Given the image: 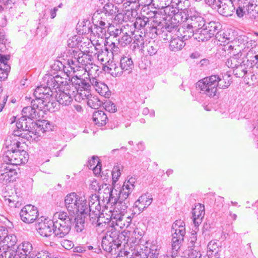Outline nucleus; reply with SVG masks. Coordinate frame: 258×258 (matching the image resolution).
I'll return each instance as SVG.
<instances>
[{
	"label": "nucleus",
	"instance_id": "1",
	"mask_svg": "<svg viewBox=\"0 0 258 258\" xmlns=\"http://www.w3.org/2000/svg\"><path fill=\"white\" fill-rule=\"evenodd\" d=\"M11 139L10 137L6 140V146L3 148L1 158L5 164L14 167L27 162L28 154L24 150L18 149L20 143Z\"/></svg>",
	"mask_w": 258,
	"mask_h": 258
},
{
	"label": "nucleus",
	"instance_id": "2",
	"mask_svg": "<svg viewBox=\"0 0 258 258\" xmlns=\"http://www.w3.org/2000/svg\"><path fill=\"white\" fill-rule=\"evenodd\" d=\"M68 53L69 58L67 59V64L74 73L80 71L81 68L85 70L87 64L93 59L92 55L83 53L82 51L69 50Z\"/></svg>",
	"mask_w": 258,
	"mask_h": 258
},
{
	"label": "nucleus",
	"instance_id": "3",
	"mask_svg": "<svg viewBox=\"0 0 258 258\" xmlns=\"http://www.w3.org/2000/svg\"><path fill=\"white\" fill-rule=\"evenodd\" d=\"M73 81L75 85L80 86L81 84V85L87 90H90L92 87L100 95L105 97H108L110 94L108 86L99 81L95 77H92V78H76Z\"/></svg>",
	"mask_w": 258,
	"mask_h": 258
},
{
	"label": "nucleus",
	"instance_id": "4",
	"mask_svg": "<svg viewBox=\"0 0 258 258\" xmlns=\"http://www.w3.org/2000/svg\"><path fill=\"white\" fill-rule=\"evenodd\" d=\"M64 203L69 213L72 215L84 213L85 211L84 207H86V200L75 192L68 194L65 198Z\"/></svg>",
	"mask_w": 258,
	"mask_h": 258
},
{
	"label": "nucleus",
	"instance_id": "5",
	"mask_svg": "<svg viewBox=\"0 0 258 258\" xmlns=\"http://www.w3.org/2000/svg\"><path fill=\"white\" fill-rule=\"evenodd\" d=\"M71 80L66 78L61 77L57 75L55 76L51 74H46L43 78L42 83L45 85L50 90L53 91V93L57 91V89L63 88L64 86H69Z\"/></svg>",
	"mask_w": 258,
	"mask_h": 258
},
{
	"label": "nucleus",
	"instance_id": "6",
	"mask_svg": "<svg viewBox=\"0 0 258 258\" xmlns=\"http://www.w3.org/2000/svg\"><path fill=\"white\" fill-rule=\"evenodd\" d=\"M172 229L174 230L178 234V239L172 238L171 246H172V258H174L177 255L178 250L180 247L181 243L183 240V238L185 234V225L184 222L181 220L176 221L172 225Z\"/></svg>",
	"mask_w": 258,
	"mask_h": 258
},
{
	"label": "nucleus",
	"instance_id": "7",
	"mask_svg": "<svg viewBox=\"0 0 258 258\" xmlns=\"http://www.w3.org/2000/svg\"><path fill=\"white\" fill-rule=\"evenodd\" d=\"M47 105L44 100H32L31 105L23 108L22 115L31 120L37 119L40 111L46 109Z\"/></svg>",
	"mask_w": 258,
	"mask_h": 258
},
{
	"label": "nucleus",
	"instance_id": "8",
	"mask_svg": "<svg viewBox=\"0 0 258 258\" xmlns=\"http://www.w3.org/2000/svg\"><path fill=\"white\" fill-rule=\"evenodd\" d=\"M35 123L32 120L22 116L16 122V126L18 131H14L13 135L14 136L25 137V135L29 134V136L32 137L34 134L33 128Z\"/></svg>",
	"mask_w": 258,
	"mask_h": 258
},
{
	"label": "nucleus",
	"instance_id": "9",
	"mask_svg": "<svg viewBox=\"0 0 258 258\" xmlns=\"http://www.w3.org/2000/svg\"><path fill=\"white\" fill-rule=\"evenodd\" d=\"M217 75H212L205 78L197 83V87L203 92V93L209 96H214L217 91L216 86Z\"/></svg>",
	"mask_w": 258,
	"mask_h": 258
},
{
	"label": "nucleus",
	"instance_id": "10",
	"mask_svg": "<svg viewBox=\"0 0 258 258\" xmlns=\"http://www.w3.org/2000/svg\"><path fill=\"white\" fill-rule=\"evenodd\" d=\"M21 219L26 223H32L34 222L38 216L37 208L31 205H27L24 207L20 212Z\"/></svg>",
	"mask_w": 258,
	"mask_h": 258
},
{
	"label": "nucleus",
	"instance_id": "11",
	"mask_svg": "<svg viewBox=\"0 0 258 258\" xmlns=\"http://www.w3.org/2000/svg\"><path fill=\"white\" fill-rule=\"evenodd\" d=\"M33 249L32 245L29 242L25 241L20 244L15 250H9L5 254L13 258H21L30 254Z\"/></svg>",
	"mask_w": 258,
	"mask_h": 258
},
{
	"label": "nucleus",
	"instance_id": "12",
	"mask_svg": "<svg viewBox=\"0 0 258 258\" xmlns=\"http://www.w3.org/2000/svg\"><path fill=\"white\" fill-rule=\"evenodd\" d=\"M67 88V86H64L63 88L58 89L54 94L57 102L62 106L69 105L73 101L74 93Z\"/></svg>",
	"mask_w": 258,
	"mask_h": 258
},
{
	"label": "nucleus",
	"instance_id": "13",
	"mask_svg": "<svg viewBox=\"0 0 258 258\" xmlns=\"http://www.w3.org/2000/svg\"><path fill=\"white\" fill-rule=\"evenodd\" d=\"M17 174L16 169L5 164L0 167V182L6 184L14 180V176Z\"/></svg>",
	"mask_w": 258,
	"mask_h": 258
},
{
	"label": "nucleus",
	"instance_id": "14",
	"mask_svg": "<svg viewBox=\"0 0 258 258\" xmlns=\"http://www.w3.org/2000/svg\"><path fill=\"white\" fill-rule=\"evenodd\" d=\"M101 246L104 250L116 254L118 250L121 248V243L118 239H113L107 236H104L102 240Z\"/></svg>",
	"mask_w": 258,
	"mask_h": 258
},
{
	"label": "nucleus",
	"instance_id": "15",
	"mask_svg": "<svg viewBox=\"0 0 258 258\" xmlns=\"http://www.w3.org/2000/svg\"><path fill=\"white\" fill-rule=\"evenodd\" d=\"M53 221L45 219L44 221L39 222L36 224V229L40 235L44 237H48L53 233Z\"/></svg>",
	"mask_w": 258,
	"mask_h": 258
},
{
	"label": "nucleus",
	"instance_id": "16",
	"mask_svg": "<svg viewBox=\"0 0 258 258\" xmlns=\"http://www.w3.org/2000/svg\"><path fill=\"white\" fill-rule=\"evenodd\" d=\"M76 78L79 77L77 76L72 77L69 85L67 87V88H68V89L71 91H72V92L74 93V95L77 94L79 95V96H80L83 100L87 99L88 97H89L91 95L89 92L90 90L85 89L81 85L79 86L78 85H75L74 83L73 80H74V79H76ZM80 85L82 84H80Z\"/></svg>",
	"mask_w": 258,
	"mask_h": 258
},
{
	"label": "nucleus",
	"instance_id": "17",
	"mask_svg": "<svg viewBox=\"0 0 258 258\" xmlns=\"http://www.w3.org/2000/svg\"><path fill=\"white\" fill-rule=\"evenodd\" d=\"M170 35L171 39L170 40L169 48L173 51H177L181 50L185 45L183 39H187L186 35L179 36L176 33H172Z\"/></svg>",
	"mask_w": 258,
	"mask_h": 258
},
{
	"label": "nucleus",
	"instance_id": "18",
	"mask_svg": "<svg viewBox=\"0 0 258 258\" xmlns=\"http://www.w3.org/2000/svg\"><path fill=\"white\" fill-rule=\"evenodd\" d=\"M54 94L53 91L50 90L49 88L47 87L42 83V84L38 86L34 92V95L35 97L34 100H43V99L52 96Z\"/></svg>",
	"mask_w": 258,
	"mask_h": 258
},
{
	"label": "nucleus",
	"instance_id": "19",
	"mask_svg": "<svg viewBox=\"0 0 258 258\" xmlns=\"http://www.w3.org/2000/svg\"><path fill=\"white\" fill-rule=\"evenodd\" d=\"M61 223H57L55 221H53L54 231L53 233L56 236L62 238L69 234L71 230L72 224H70L69 222Z\"/></svg>",
	"mask_w": 258,
	"mask_h": 258
},
{
	"label": "nucleus",
	"instance_id": "20",
	"mask_svg": "<svg viewBox=\"0 0 258 258\" xmlns=\"http://www.w3.org/2000/svg\"><path fill=\"white\" fill-rule=\"evenodd\" d=\"M153 201L152 196L147 193L140 196L138 200L134 203V210L138 209L139 213L143 211L145 209L150 206Z\"/></svg>",
	"mask_w": 258,
	"mask_h": 258
},
{
	"label": "nucleus",
	"instance_id": "21",
	"mask_svg": "<svg viewBox=\"0 0 258 258\" xmlns=\"http://www.w3.org/2000/svg\"><path fill=\"white\" fill-rule=\"evenodd\" d=\"M101 194H103L102 197L103 200L106 201L107 204L116 203L117 202V198L113 196V191L110 185L106 183H102L101 185Z\"/></svg>",
	"mask_w": 258,
	"mask_h": 258
},
{
	"label": "nucleus",
	"instance_id": "22",
	"mask_svg": "<svg viewBox=\"0 0 258 258\" xmlns=\"http://www.w3.org/2000/svg\"><path fill=\"white\" fill-rule=\"evenodd\" d=\"M102 69L104 72L109 73L113 77H120L123 74L120 64L118 65L113 60L103 66Z\"/></svg>",
	"mask_w": 258,
	"mask_h": 258
},
{
	"label": "nucleus",
	"instance_id": "23",
	"mask_svg": "<svg viewBox=\"0 0 258 258\" xmlns=\"http://www.w3.org/2000/svg\"><path fill=\"white\" fill-rule=\"evenodd\" d=\"M120 64L122 73L130 74L134 68V63L130 54L123 55L120 59Z\"/></svg>",
	"mask_w": 258,
	"mask_h": 258
},
{
	"label": "nucleus",
	"instance_id": "24",
	"mask_svg": "<svg viewBox=\"0 0 258 258\" xmlns=\"http://www.w3.org/2000/svg\"><path fill=\"white\" fill-rule=\"evenodd\" d=\"M181 12L177 9L170 23H166L165 28L167 31L170 32L171 31L178 32L179 29L177 26V23H181Z\"/></svg>",
	"mask_w": 258,
	"mask_h": 258
},
{
	"label": "nucleus",
	"instance_id": "25",
	"mask_svg": "<svg viewBox=\"0 0 258 258\" xmlns=\"http://www.w3.org/2000/svg\"><path fill=\"white\" fill-rule=\"evenodd\" d=\"M216 86L217 88L225 89L228 88L232 83V77L229 74H224L221 75H217Z\"/></svg>",
	"mask_w": 258,
	"mask_h": 258
},
{
	"label": "nucleus",
	"instance_id": "26",
	"mask_svg": "<svg viewBox=\"0 0 258 258\" xmlns=\"http://www.w3.org/2000/svg\"><path fill=\"white\" fill-rule=\"evenodd\" d=\"M52 221L60 223L69 222L70 224H72L74 221V215L70 214V215H68L67 213L64 211L56 212L54 214Z\"/></svg>",
	"mask_w": 258,
	"mask_h": 258
},
{
	"label": "nucleus",
	"instance_id": "27",
	"mask_svg": "<svg viewBox=\"0 0 258 258\" xmlns=\"http://www.w3.org/2000/svg\"><path fill=\"white\" fill-rule=\"evenodd\" d=\"M17 241V237L15 235L8 234L2 242V251L15 250L12 248V247L15 245Z\"/></svg>",
	"mask_w": 258,
	"mask_h": 258
},
{
	"label": "nucleus",
	"instance_id": "28",
	"mask_svg": "<svg viewBox=\"0 0 258 258\" xmlns=\"http://www.w3.org/2000/svg\"><path fill=\"white\" fill-rule=\"evenodd\" d=\"M177 10V9L176 8L170 6L161 8L160 14L164 15L163 19L165 20V25L167 22L170 23Z\"/></svg>",
	"mask_w": 258,
	"mask_h": 258
},
{
	"label": "nucleus",
	"instance_id": "29",
	"mask_svg": "<svg viewBox=\"0 0 258 258\" xmlns=\"http://www.w3.org/2000/svg\"><path fill=\"white\" fill-rule=\"evenodd\" d=\"M135 179L131 178L127 181H125L122 186L121 191V198L128 197L134 188Z\"/></svg>",
	"mask_w": 258,
	"mask_h": 258
},
{
	"label": "nucleus",
	"instance_id": "30",
	"mask_svg": "<svg viewBox=\"0 0 258 258\" xmlns=\"http://www.w3.org/2000/svg\"><path fill=\"white\" fill-rule=\"evenodd\" d=\"M127 3H129L128 6L132 4H136L135 8H131L132 9V16H133L138 15L137 12L139 10L141 5H144L145 8H148L153 2V0H126Z\"/></svg>",
	"mask_w": 258,
	"mask_h": 258
},
{
	"label": "nucleus",
	"instance_id": "31",
	"mask_svg": "<svg viewBox=\"0 0 258 258\" xmlns=\"http://www.w3.org/2000/svg\"><path fill=\"white\" fill-rule=\"evenodd\" d=\"M204 214V207L202 206L201 205L199 206V208H197L196 207V208L192 210V219L194 223L196 226H198L199 223H201Z\"/></svg>",
	"mask_w": 258,
	"mask_h": 258
},
{
	"label": "nucleus",
	"instance_id": "32",
	"mask_svg": "<svg viewBox=\"0 0 258 258\" xmlns=\"http://www.w3.org/2000/svg\"><path fill=\"white\" fill-rule=\"evenodd\" d=\"M93 120L98 126H103L106 124L107 116L104 111L98 110L93 114Z\"/></svg>",
	"mask_w": 258,
	"mask_h": 258
},
{
	"label": "nucleus",
	"instance_id": "33",
	"mask_svg": "<svg viewBox=\"0 0 258 258\" xmlns=\"http://www.w3.org/2000/svg\"><path fill=\"white\" fill-rule=\"evenodd\" d=\"M77 217H74V220L75 221V228L77 232H81L83 231L85 227V224L87 222L86 220V216L85 213H81L80 215L78 214Z\"/></svg>",
	"mask_w": 258,
	"mask_h": 258
},
{
	"label": "nucleus",
	"instance_id": "34",
	"mask_svg": "<svg viewBox=\"0 0 258 258\" xmlns=\"http://www.w3.org/2000/svg\"><path fill=\"white\" fill-rule=\"evenodd\" d=\"M93 24L88 20L79 22L76 26L77 32H94Z\"/></svg>",
	"mask_w": 258,
	"mask_h": 258
},
{
	"label": "nucleus",
	"instance_id": "35",
	"mask_svg": "<svg viewBox=\"0 0 258 258\" xmlns=\"http://www.w3.org/2000/svg\"><path fill=\"white\" fill-rule=\"evenodd\" d=\"M67 60H64V61H61L59 60H56L54 61L52 66V68L55 71L63 72L64 74H66L67 77H69L68 73H70L71 70L69 66L67 64Z\"/></svg>",
	"mask_w": 258,
	"mask_h": 258
},
{
	"label": "nucleus",
	"instance_id": "36",
	"mask_svg": "<svg viewBox=\"0 0 258 258\" xmlns=\"http://www.w3.org/2000/svg\"><path fill=\"white\" fill-rule=\"evenodd\" d=\"M95 54L97 55L98 59L101 61L103 66L107 64L111 61L110 52H109V50L107 47H105L104 49H101V51H99Z\"/></svg>",
	"mask_w": 258,
	"mask_h": 258
},
{
	"label": "nucleus",
	"instance_id": "37",
	"mask_svg": "<svg viewBox=\"0 0 258 258\" xmlns=\"http://www.w3.org/2000/svg\"><path fill=\"white\" fill-rule=\"evenodd\" d=\"M121 191L118 193V196L115 197L117 198V202L116 203H112L111 205H116L115 208L120 210L123 213L128 207L129 204V200L128 197L121 198Z\"/></svg>",
	"mask_w": 258,
	"mask_h": 258
},
{
	"label": "nucleus",
	"instance_id": "38",
	"mask_svg": "<svg viewBox=\"0 0 258 258\" xmlns=\"http://www.w3.org/2000/svg\"><path fill=\"white\" fill-rule=\"evenodd\" d=\"M160 248V244L158 243V241L156 240L153 241L146 258H158Z\"/></svg>",
	"mask_w": 258,
	"mask_h": 258
},
{
	"label": "nucleus",
	"instance_id": "39",
	"mask_svg": "<svg viewBox=\"0 0 258 258\" xmlns=\"http://www.w3.org/2000/svg\"><path fill=\"white\" fill-rule=\"evenodd\" d=\"M118 228V227H116L115 224L108 225L107 227V231L105 236H107V237L113 239H118L120 233V231Z\"/></svg>",
	"mask_w": 258,
	"mask_h": 258
},
{
	"label": "nucleus",
	"instance_id": "40",
	"mask_svg": "<svg viewBox=\"0 0 258 258\" xmlns=\"http://www.w3.org/2000/svg\"><path fill=\"white\" fill-rule=\"evenodd\" d=\"M85 216H86L87 221H89L93 225H96V226H100L102 223L100 222L99 215L100 213L97 212H86Z\"/></svg>",
	"mask_w": 258,
	"mask_h": 258
},
{
	"label": "nucleus",
	"instance_id": "41",
	"mask_svg": "<svg viewBox=\"0 0 258 258\" xmlns=\"http://www.w3.org/2000/svg\"><path fill=\"white\" fill-rule=\"evenodd\" d=\"M233 4H232V6L231 7H229L226 4H223V3L217 7L218 12L222 15L226 17L230 16L232 15V12L233 10H235V8L233 7Z\"/></svg>",
	"mask_w": 258,
	"mask_h": 258
},
{
	"label": "nucleus",
	"instance_id": "42",
	"mask_svg": "<svg viewBox=\"0 0 258 258\" xmlns=\"http://www.w3.org/2000/svg\"><path fill=\"white\" fill-rule=\"evenodd\" d=\"M132 36L135 35L134 38H133V44H135L134 45V48H136L138 47L139 48L144 47V37L145 36L146 33H142L140 34V33H131Z\"/></svg>",
	"mask_w": 258,
	"mask_h": 258
},
{
	"label": "nucleus",
	"instance_id": "43",
	"mask_svg": "<svg viewBox=\"0 0 258 258\" xmlns=\"http://www.w3.org/2000/svg\"><path fill=\"white\" fill-rule=\"evenodd\" d=\"M132 220L131 216H127L125 214H123L119 220H118L115 225L116 227H118V228L123 229L124 227H128L132 222Z\"/></svg>",
	"mask_w": 258,
	"mask_h": 258
},
{
	"label": "nucleus",
	"instance_id": "44",
	"mask_svg": "<svg viewBox=\"0 0 258 258\" xmlns=\"http://www.w3.org/2000/svg\"><path fill=\"white\" fill-rule=\"evenodd\" d=\"M196 19H197V22L195 23H190V24H187L186 28L187 29H190L191 28L198 27V31L200 30H201L200 32H202L203 30L207 29V26H205L206 24L203 19H202L201 18H196Z\"/></svg>",
	"mask_w": 258,
	"mask_h": 258
},
{
	"label": "nucleus",
	"instance_id": "45",
	"mask_svg": "<svg viewBox=\"0 0 258 258\" xmlns=\"http://www.w3.org/2000/svg\"><path fill=\"white\" fill-rule=\"evenodd\" d=\"M103 11L106 15L111 16L113 18L118 12L119 9L112 3H107L104 6Z\"/></svg>",
	"mask_w": 258,
	"mask_h": 258
},
{
	"label": "nucleus",
	"instance_id": "46",
	"mask_svg": "<svg viewBox=\"0 0 258 258\" xmlns=\"http://www.w3.org/2000/svg\"><path fill=\"white\" fill-rule=\"evenodd\" d=\"M241 54H239L237 53L236 55H234L233 56L231 57L230 58L228 59L226 62V64L228 68H230L232 69L238 68L241 62V60L238 61V58L239 56H241Z\"/></svg>",
	"mask_w": 258,
	"mask_h": 258
},
{
	"label": "nucleus",
	"instance_id": "47",
	"mask_svg": "<svg viewBox=\"0 0 258 258\" xmlns=\"http://www.w3.org/2000/svg\"><path fill=\"white\" fill-rule=\"evenodd\" d=\"M87 100L88 105L93 109H98L101 105V102L96 96L91 95Z\"/></svg>",
	"mask_w": 258,
	"mask_h": 258
},
{
	"label": "nucleus",
	"instance_id": "48",
	"mask_svg": "<svg viewBox=\"0 0 258 258\" xmlns=\"http://www.w3.org/2000/svg\"><path fill=\"white\" fill-rule=\"evenodd\" d=\"M102 209V206L100 204V201L95 202L94 204L88 205L86 204V207H84V211L85 214H86V212H97L98 213H101L100 211Z\"/></svg>",
	"mask_w": 258,
	"mask_h": 258
},
{
	"label": "nucleus",
	"instance_id": "49",
	"mask_svg": "<svg viewBox=\"0 0 258 258\" xmlns=\"http://www.w3.org/2000/svg\"><path fill=\"white\" fill-rule=\"evenodd\" d=\"M111 213L110 219L111 221V224H116L118 220L123 215V213L120 210H117V208H114L113 210H110Z\"/></svg>",
	"mask_w": 258,
	"mask_h": 258
},
{
	"label": "nucleus",
	"instance_id": "50",
	"mask_svg": "<svg viewBox=\"0 0 258 258\" xmlns=\"http://www.w3.org/2000/svg\"><path fill=\"white\" fill-rule=\"evenodd\" d=\"M148 18L146 17L142 18L140 17H137L134 22V27L135 31L140 30L141 28L145 27L147 24Z\"/></svg>",
	"mask_w": 258,
	"mask_h": 258
},
{
	"label": "nucleus",
	"instance_id": "51",
	"mask_svg": "<svg viewBox=\"0 0 258 258\" xmlns=\"http://www.w3.org/2000/svg\"><path fill=\"white\" fill-rule=\"evenodd\" d=\"M214 34V33H192V36L198 41L203 42L208 40Z\"/></svg>",
	"mask_w": 258,
	"mask_h": 258
},
{
	"label": "nucleus",
	"instance_id": "52",
	"mask_svg": "<svg viewBox=\"0 0 258 258\" xmlns=\"http://www.w3.org/2000/svg\"><path fill=\"white\" fill-rule=\"evenodd\" d=\"M208 254L211 253L217 254L218 252V244L216 240H211L208 244Z\"/></svg>",
	"mask_w": 258,
	"mask_h": 258
},
{
	"label": "nucleus",
	"instance_id": "53",
	"mask_svg": "<svg viewBox=\"0 0 258 258\" xmlns=\"http://www.w3.org/2000/svg\"><path fill=\"white\" fill-rule=\"evenodd\" d=\"M11 68L9 64H4L2 67H0V81H3L6 79L8 76L9 72Z\"/></svg>",
	"mask_w": 258,
	"mask_h": 258
},
{
	"label": "nucleus",
	"instance_id": "54",
	"mask_svg": "<svg viewBox=\"0 0 258 258\" xmlns=\"http://www.w3.org/2000/svg\"><path fill=\"white\" fill-rule=\"evenodd\" d=\"M85 72L88 73V77L92 78L94 73H97L99 71L98 67L95 64H93L92 62H90L89 64H87V67L85 68ZM85 77L84 78H86Z\"/></svg>",
	"mask_w": 258,
	"mask_h": 258
},
{
	"label": "nucleus",
	"instance_id": "55",
	"mask_svg": "<svg viewBox=\"0 0 258 258\" xmlns=\"http://www.w3.org/2000/svg\"><path fill=\"white\" fill-rule=\"evenodd\" d=\"M16 3V0H0V12L4 11V8L2 4H3L6 9H12Z\"/></svg>",
	"mask_w": 258,
	"mask_h": 258
},
{
	"label": "nucleus",
	"instance_id": "56",
	"mask_svg": "<svg viewBox=\"0 0 258 258\" xmlns=\"http://www.w3.org/2000/svg\"><path fill=\"white\" fill-rule=\"evenodd\" d=\"M147 50L150 55H153L156 53L158 50V46L155 42H149L146 44Z\"/></svg>",
	"mask_w": 258,
	"mask_h": 258
},
{
	"label": "nucleus",
	"instance_id": "57",
	"mask_svg": "<svg viewBox=\"0 0 258 258\" xmlns=\"http://www.w3.org/2000/svg\"><path fill=\"white\" fill-rule=\"evenodd\" d=\"M181 23L184 22H188V24H190V21H193V18L196 19V17L190 16L188 14V11L186 9H184L183 11H181Z\"/></svg>",
	"mask_w": 258,
	"mask_h": 258
},
{
	"label": "nucleus",
	"instance_id": "58",
	"mask_svg": "<svg viewBox=\"0 0 258 258\" xmlns=\"http://www.w3.org/2000/svg\"><path fill=\"white\" fill-rule=\"evenodd\" d=\"M120 39H119V42L124 46L131 43L133 41V38L128 33H123Z\"/></svg>",
	"mask_w": 258,
	"mask_h": 258
},
{
	"label": "nucleus",
	"instance_id": "59",
	"mask_svg": "<svg viewBox=\"0 0 258 258\" xmlns=\"http://www.w3.org/2000/svg\"><path fill=\"white\" fill-rule=\"evenodd\" d=\"M101 185L100 183L96 180H92L90 185V188L95 191H98L99 194H101Z\"/></svg>",
	"mask_w": 258,
	"mask_h": 258
},
{
	"label": "nucleus",
	"instance_id": "60",
	"mask_svg": "<svg viewBox=\"0 0 258 258\" xmlns=\"http://www.w3.org/2000/svg\"><path fill=\"white\" fill-rule=\"evenodd\" d=\"M105 25V23L102 21L99 22V25L98 24H93L94 30L95 31V32H103V30H104L105 32H106Z\"/></svg>",
	"mask_w": 258,
	"mask_h": 258
},
{
	"label": "nucleus",
	"instance_id": "61",
	"mask_svg": "<svg viewBox=\"0 0 258 258\" xmlns=\"http://www.w3.org/2000/svg\"><path fill=\"white\" fill-rule=\"evenodd\" d=\"M205 2L213 9H216L217 7L222 4V0H205Z\"/></svg>",
	"mask_w": 258,
	"mask_h": 258
},
{
	"label": "nucleus",
	"instance_id": "62",
	"mask_svg": "<svg viewBox=\"0 0 258 258\" xmlns=\"http://www.w3.org/2000/svg\"><path fill=\"white\" fill-rule=\"evenodd\" d=\"M161 9H159L157 11H154L153 13V18L154 19V21L157 23H161L162 21L165 22V20L163 19V17H164V15H161L160 14Z\"/></svg>",
	"mask_w": 258,
	"mask_h": 258
},
{
	"label": "nucleus",
	"instance_id": "63",
	"mask_svg": "<svg viewBox=\"0 0 258 258\" xmlns=\"http://www.w3.org/2000/svg\"><path fill=\"white\" fill-rule=\"evenodd\" d=\"M229 34L230 33H216L215 37L219 41L226 42L229 39L228 37Z\"/></svg>",
	"mask_w": 258,
	"mask_h": 258
},
{
	"label": "nucleus",
	"instance_id": "64",
	"mask_svg": "<svg viewBox=\"0 0 258 258\" xmlns=\"http://www.w3.org/2000/svg\"><path fill=\"white\" fill-rule=\"evenodd\" d=\"M111 174L113 181H115L117 180L118 177H119L121 174L119 167L118 166H114L111 172Z\"/></svg>",
	"mask_w": 258,
	"mask_h": 258
}]
</instances>
